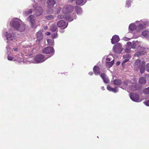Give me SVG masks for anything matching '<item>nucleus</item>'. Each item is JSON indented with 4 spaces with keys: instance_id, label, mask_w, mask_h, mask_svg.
<instances>
[{
    "instance_id": "1",
    "label": "nucleus",
    "mask_w": 149,
    "mask_h": 149,
    "mask_svg": "<svg viewBox=\"0 0 149 149\" xmlns=\"http://www.w3.org/2000/svg\"><path fill=\"white\" fill-rule=\"evenodd\" d=\"M149 26V22L145 19L137 21L135 23L131 24L129 26V30L135 31L137 34V37L140 35V32Z\"/></svg>"
},
{
    "instance_id": "2",
    "label": "nucleus",
    "mask_w": 149,
    "mask_h": 149,
    "mask_svg": "<svg viewBox=\"0 0 149 149\" xmlns=\"http://www.w3.org/2000/svg\"><path fill=\"white\" fill-rule=\"evenodd\" d=\"M127 46L129 49H134L137 47L139 50V51L135 54V56L139 57L140 56L144 54L145 53L146 49L141 46V43L137 41H133L132 43L129 42H127Z\"/></svg>"
},
{
    "instance_id": "3",
    "label": "nucleus",
    "mask_w": 149,
    "mask_h": 149,
    "mask_svg": "<svg viewBox=\"0 0 149 149\" xmlns=\"http://www.w3.org/2000/svg\"><path fill=\"white\" fill-rule=\"evenodd\" d=\"M10 25L15 29L20 31H24L25 28V25L19 19L17 18L12 19L10 22Z\"/></svg>"
},
{
    "instance_id": "4",
    "label": "nucleus",
    "mask_w": 149,
    "mask_h": 149,
    "mask_svg": "<svg viewBox=\"0 0 149 149\" xmlns=\"http://www.w3.org/2000/svg\"><path fill=\"white\" fill-rule=\"evenodd\" d=\"M3 37H6L8 45H13L17 40V38L15 34L10 30L3 33Z\"/></svg>"
},
{
    "instance_id": "5",
    "label": "nucleus",
    "mask_w": 149,
    "mask_h": 149,
    "mask_svg": "<svg viewBox=\"0 0 149 149\" xmlns=\"http://www.w3.org/2000/svg\"><path fill=\"white\" fill-rule=\"evenodd\" d=\"M47 58L45 57L42 55H37L34 58H32L31 57L28 58V61L27 62V63H40L44 62Z\"/></svg>"
},
{
    "instance_id": "6",
    "label": "nucleus",
    "mask_w": 149,
    "mask_h": 149,
    "mask_svg": "<svg viewBox=\"0 0 149 149\" xmlns=\"http://www.w3.org/2000/svg\"><path fill=\"white\" fill-rule=\"evenodd\" d=\"M145 62L144 61H141L140 60H137L134 64V68L137 70L140 68V72L141 74L143 73L145 70Z\"/></svg>"
},
{
    "instance_id": "7",
    "label": "nucleus",
    "mask_w": 149,
    "mask_h": 149,
    "mask_svg": "<svg viewBox=\"0 0 149 149\" xmlns=\"http://www.w3.org/2000/svg\"><path fill=\"white\" fill-rule=\"evenodd\" d=\"M131 81L132 83V85L130 83H129L127 81H125L123 82V84L125 86L126 88H129L132 91H135L137 89L136 85V80L135 79L131 80Z\"/></svg>"
},
{
    "instance_id": "8",
    "label": "nucleus",
    "mask_w": 149,
    "mask_h": 149,
    "mask_svg": "<svg viewBox=\"0 0 149 149\" xmlns=\"http://www.w3.org/2000/svg\"><path fill=\"white\" fill-rule=\"evenodd\" d=\"M36 17L33 15H31L26 18L27 20L31 23V25L33 28H36L38 25L36 20Z\"/></svg>"
},
{
    "instance_id": "9",
    "label": "nucleus",
    "mask_w": 149,
    "mask_h": 149,
    "mask_svg": "<svg viewBox=\"0 0 149 149\" xmlns=\"http://www.w3.org/2000/svg\"><path fill=\"white\" fill-rule=\"evenodd\" d=\"M23 57L24 56L22 55V53H21L15 56L14 61H17L19 63L24 62L27 64V62L28 61V58L26 60L23 58Z\"/></svg>"
},
{
    "instance_id": "10",
    "label": "nucleus",
    "mask_w": 149,
    "mask_h": 149,
    "mask_svg": "<svg viewBox=\"0 0 149 149\" xmlns=\"http://www.w3.org/2000/svg\"><path fill=\"white\" fill-rule=\"evenodd\" d=\"M33 46H29L25 47V49L22 50V52L25 54V56H30L33 53Z\"/></svg>"
},
{
    "instance_id": "11",
    "label": "nucleus",
    "mask_w": 149,
    "mask_h": 149,
    "mask_svg": "<svg viewBox=\"0 0 149 149\" xmlns=\"http://www.w3.org/2000/svg\"><path fill=\"white\" fill-rule=\"evenodd\" d=\"M130 96L131 99L133 101L140 102L143 100L144 98L140 99L138 94L134 93H130Z\"/></svg>"
},
{
    "instance_id": "12",
    "label": "nucleus",
    "mask_w": 149,
    "mask_h": 149,
    "mask_svg": "<svg viewBox=\"0 0 149 149\" xmlns=\"http://www.w3.org/2000/svg\"><path fill=\"white\" fill-rule=\"evenodd\" d=\"M113 50L116 53L119 54L121 53L123 50L121 45L118 43L115 45L113 48Z\"/></svg>"
},
{
    "instance_id": "13",
    "label": "nucleus",
    "mask_w": 149,
    "mask_h": 149,
    "mask_svg": "<svg viewBox=\"0 0 149 149\" xmlns=\"http://www.w3.org/2000/svg\"><path fill=\"white\" fill-rule=\"evenodd\" d=\"M42 52L43 53L47 54H51L52 56L54 54V50L53 47H47L43 50Z\"/></svg>"
},
{
    "instance_id": "14",
    "label": "nucleus",
    "mask_w": 149,
    "mask_h": 149,
    "mask_svg": "<svg viewBox=\"0 0 149 149\" xmlns=\"http://www.w3.org/2000/svg\"><path fill=\"white\" fill-rule=\"evenodd\" d=\"M73 10L72 6L69 5H66L63 8L62 11L64 13H68L72 12Z\"/></svg>"
},
{
    "instance_id": "15",
    "label": "nucleus",
    "mask_w": 149,
    "mask_h": 149,
    "mask_svg": "<svg viewBox=\"0 0 149 149\" xmlns=\"http://www.w3.org/2000/svg\"><path fill=\"white\" fill-rule=\"evenodd\" d=\"M33 7L35 8L36 15L37 16L41 15L42 13V8L40 7H36L34 6H33Z\"/></svg>"
},
{
    "instance_id": "16",
    "label": "nucleus",
    "mask_w": 149,
    "mask_h": 149,
    "mask_svg": "<svg viewBox=\"0 0 149 149\" xmlns=\"http://www.w3.org/2000/svg\"><path fill=\"white\" fill-rule=\"evenodd\" d=\"M57 25L59 27H63V29H65L67 26L68 24L65 23L64 21L61 20L57 22Z\"/></svg>"
},
{
    "instance_id": "17",
    "label": "nucleus",
    "mask_w": 149,
    "mask_h": 149,
    "mask_svg": "<svg viewBox=\"0 0 149 149\" xmlns=\"http://www.w3.org/2000/svg\"><path fill=\"white\" fill-rule=\"evenodd\" d=\"M131 56L129 54H127L126 55L123 56V58L124 59L123 61L122 65L123 66H124V64L127 62L128 61L130 58Z\"/></svg>"
},
{
    "instance_id": "18",
    "label": "nucleus",
    "mask_w": 149,
    "mask_h": 149,
    "mask_svg": "<svg viewBox=\"0 0 149 149\" xmlns=\"http://www.w3.org/2000/svg\"><path fill=\"white\" fill-rule=\"evenodd\" d=\"M119 36L117 35H115L112 37L111 39V42L112 44L118 42L119 41Z\"/></svg>"
},
{
    "instance_id": "19",
    "label": "nucleus",
    "mask_w": 149,
    "mask_h": 149,
    "mask_svg": "<svg viewBox=\"0 0 149 149\" xmlns=\"http://www.w3.org/2000/svg\"><path fill=\"white\" fill-rule=\"evenodd\" d=\"M47 3L48 7L51 8L53 7L55 4V2L54 0H49L47 1Z\"/></svg>"
},
{
    "instance_id": "20",
    "label": "nucleus",
    "mask_w": 149,
    "mask_h": 149,
    "mask_svg": "<svg viewBox=\"0 0 149 149\" xmlns=\"http://www.w3.org/2000/svg\"><path fill=\"white\" fill-rule=\"evenodd\" d=\"M93 71L95 74L96 75H97L100 74L101 73L100 68L98 66H95L93 68Z\"/></svg>"
},
{
    "instance_id": "21",
    "label": "nucleus",
    "mask_w": 149,
    "mask_h": 149,
    "mask_svg": "<svg viewBox=\"0 0 149 149\" xmlns=\"http://www.w3.org/2000/svg\"><path fill=\"white\" fill-rule=\"evenodd\" d=\"M100 76L103 79L104 82L106 83H108L109 82V79L104 74H101Z\"/></svg>"
},
{
    "instance_id": "22",
    "label": "nucleus",
    "mask_w": 149,
    "mask_h": 149,
    "mask_svg": "<svg viewBox=\"0 0 149 149\" xmlns=\"http://www.w3.org/2000/svg\"><path fill=\"white\" fill-rule=\"evenodd\" d=\"M114 59L113 56L111 54H109L107 57L106 62L113 61Z\"/></svg>"
},
{
    "instance_id": "23",
    "label": "nucleus",
    "mask_w": 149,
    "mask_h": 149,
    "mask_svg": "<svg viewBox=\"0 0 149 149\" xmlns=\"http://www.w3.org/2000/svg\"><path fill=\"white\" fill-rule=\"evenodd\" d=\"M107 89L108 90L112 91L115 93H116L118 91V89L117 87L113 88L109 86H107Z\"/></svg>"
},
{
    "instance_id": "24",
    "label": "nucleus",
    "mask_w": 149,
    "mask_h": 149,
    "mask_svg": "<svg viewBox=\"0 0 149 149\" xmlns=\"http://www.w3.org/2000/svg\"><path fill=\"white\" fill-rule=\"evenodd\" d=\"M142 35L145 38H149V31L147 30H145L142 33Z\"/></svg>"
},
{
    "instance_id": "25",
    "label": "nucleus",
    "mask_w": 149,
    "mask_h": 149,
    "mask_svg": "<svg viewBox=\"0 0 149 149\" xmlns=\"http://www.w3.org/2000/svg\"><path fill=\"white\" fill-rule=\"evenodd\" d=\"M36 36L37 38V40L39 41L42 39V35L41 31H39L37 33Z\"/></svg>"
},
{
    "instance_id": "26",
    "label": "nucleus",
    "mask_w": 149,
    "mask_h": 149,
    "mask_svg": "<svg viewBox=\"0 0 149 149\" xmlns=\"http://www.w3.org/2000/svg\"><path fill=\"white\" fill-rule=\"evenodd\" d=\"M75 10L78 15H80L82 13V10L81 8L79 7L76 6Z\"/></svg>"
},
{
    "instance_id": "27",
    "label": "nucleus",
    "mask_w": 149,
    "mask_h": 149,
    "mask_svg": "<svg viewBox=\"0 0 149 149\" xmlns=\"http://www.w3.org/2000/svg\"><path fill=\"white\" fill-rule=\"evenodd\" d=\"M47 42L49 45L53 46L54 45V40L53 39H47Z\"/></svg>"
},
{
    "instance_id": "28",
    "label": "nucleus",
    "mask_w": 149,
    "mask_h": 149,
    "mask_svg": "<svg viewBox=\"0 0 149 149\" xmlns=\"http://www.w3.org/2000/svg\"><path fill=\"white\" fill-rule=\"evenodd\" d=\"M114 61L106 62V66L108 68L111 67L114 64Z\"/></svg>"
},
{
    "instance_id": "29",
    "label": "nucleus",
    "mask_w": 149,
    "mask_h": 149,
    "mask_svg": "<svg viewBox=\"0 0 149 149\" xmlns=\"http://www.w3.org/2000/svg\"><path fill=\"white\" fill-rule=\"evenodd\" d=\"M146 81L144 78L141 77L140 78L139 81V83L141 84H143L146 83Z\"/></svg>"
},
{
    "instance_id": "30",
    "label": "nucleus",
    "mask_w": 149,
    "mask_h": 149,
    "mask_svg": "<svg viewBox=\"0 0 149 149\" xmlns=\"http://www.w3.org/2000/svg\"><path fill=\"white\" fill-rule=\"evenodd\" d=\"M86 2H84L83 0H76V3L77 5H82L84 4Z\"/></svg>"
},
{
    "instance_id": "31",
    "label": "nucleus",
    "mask_w": 149,
    "mask_h": 149,
    "mask_svg": "<svg viewBox=\"0 0 149 149\" xmlns=\"http://www.w3.org/2000/svg\"><path fill=\"white\" fill-rule=\"evenodd\" d=\"M57 29V27L56 25L53 24L51 25L50 27V30L52 31H55Z\"/></svg>"
},
{
    "instance_id": "32",
    "label": "nucleus",
    "mask_w": 149,
    "mask_h": 149,
    "mask_svg": "<svg viewBox=\"0 0 149 149\" xmlns=\"http://www.w3.org/2000/svg\"><path fill=\"white\" fill-rule=\"evenodd\" d=\"M113 83L115 85H119L121 84V81L119 80H115L114 81Z\"/></svg>"
},
{
    "instance_id": "33",
    "label": "nucleus",
    "mask_w": 149,
    "mask_h": 149,
    "mask_svg": "<svg viewBox=\"0 0 149 149\" xmlns=\"http://www.w3.org/2000/svg\"><path fill=\"white\" fill-rule=\"evenodd\" d=\"M15 57L12 55H8V59L9 61H14Z\"/></svg>"
},
{
    "instance_id": "34",
    "label": "nucleus",
    "mask_w": 149,
    "mask_h": 149,
    "mask_svg": "<svg viewBox=\"0 0 149 149\" xmlns=\"http://www.w3.org/2000/svg\"><path fill=\"white\" fill-rule=\"evenodd\" d=\"M32 12V10L31 9L28 10L24 12V13L27 16L30 14H31Z\"/></svg>"
},
{
    "instance_id": "35",
    "label": "nucleus",
    "mask_w": 149,
    "mask_h": 149,
    "mask_svg": "<svg viewBox=\"0 0 149 149\" xmlns=\"http://www.w3.org/2000/svg\"><path fill=\"white\" fill-rule=\"evenodd\" d=\"M64 19L66 20L71 22L73 20V19L70 16L68 15L65 17Z\"/></svg>"
},
{
    "instance_id": "36",
    "label": "nucleus",
    "mask_w": 149,
    "mask_h": 149,
    "mask_svg": "<svg viewBox=\"0 0 149 149\" xmlns=\"http://www.w3.org/2000/svg\"><path fill=\"white\" fill-rule=\"evenodd\" d=\"M131 1L130 0H127L126 1V5L128 8L130 7V6Z\"/></svg>"
},
{
    "instance_id": "37",
    "label": "nucleus",
    "mask_w": 149,
    "mask_h": 149,
    "mask_svg": "<svg viewBox=\"0 0 149 149\" xmlns=\"http://www.w3.org/2000/svg\"><path fill=\"white\" fill-rule=\"evenodd\" d=\"M10 49L12 50V52H13L14 51L15 52H17L18 51V48L15 47H11L10 48Z\"/></svg>"
},
{
    "instance_id": "38",
    "label": "nucleus",
    "mask_w": 149,
    "mask_h": 149,
    "mask_svg": "<svg viewBox=\"0 0 149 149\" xmlns=\"http://www.w3.org/2000/svg\"><path fill=\"white\" fill-rule=\"evenodd\" d=\"M143 92L146 94H149V87L144 89L143 90Z\"/></svg>"
},
{
    "instance_id": "39",
    "label": "nucleus",
    "mask_w": 149,
    "mask_h": 149,
    "mask_svg": "<svg viewBox=\"0 0 149 149\" xmlns=\"http://www.w3.org/2000/svg\"><path fill=\"white\" fill-rule=\"evenodd\" d=\"M58 34L57 33H54L52 35V38L54 39V38H56L58 37Z\"/></svg>"
},
{
    "instance_id": "40",
    "label": "nucleus",
    "mask_w": 149,
    "mask_h": 149,
    "mask_svg": "<svg viewBox=\"0 0 149 149\" xmlns=\"http://www.w3.org/2000/svg\"><path fill=\"white\" fill-rule=\"evenodd\" d=\"M46 18L47 19L49 20H50L53 19L54 18V17L53 15H50L46 17Z\"/></svg>"
},
{
    "instance_id": "41",
    "label": "nucleus",
    "mask_w": 149,
    "mask_h": 149,
    "mask_svg": "<svg viewBox=\"0 0 149 149\" xmlns=\"http://www.w3.org/2000/svg\"><path fill=\"white\" fill-rule=\"evenodd\" d=\"M145 69L148 72H149V63H148L146 66H145Z\"/></svg>"
},
{
    "instance_id": "42",
    "label": "nucleus",
    "mask_w": 149,
    "mask_h": 149,
    "mask_svg": "<svg viewBox=\"0 0 149 149\" xmlns=\"http://www.w3.org/2000/svg\"><path fill=\"white\" fill-rule=\"evenodd\" d=\"M143 103L146 105L149 106V100L144 101Z\"/></svg>"
},
{
    "instance_id": "43",
    "label": "nucleus",
    "mask_w": 149,
    "mask_h": 149,
    "mask_svg": "<svg viewBox=\"0 0 149 149\" xmlns=\"http://www.w3.org/2000/svg\"><path fill=\"white\" fill-rule=\"evenodd\" d=\"M58 18L59 19H64L65 17L62 15H59L58 16Z\"/></svg>"
},
{
    "instance_id": "44",
    "label": "nucleus",
    "mask_w": 149,
    "mask_h": 149,
    "mask_svg": "<svg viewBox=\"0 0 149 149\" xmlns=\"http://www.w3.org/2000/svg\"><path fill=\"white\" fill-rule=\"evenodd\" d=\"M130 49H129V48H128V47L127 46V48L125 50V52L127 53H129L130 52Z\"/></svg>"
},
{
    "instance_id": "45",
    "label": "nucleus",
    "mask_w": 149,
    "mask_h": 149,
    "mask_svg": "<svg viewBox=\"0 0 149 149\" xmlns=\"http://www.w3.org/2000/svg\"><path fill=\"white\" fill-rule=\"evenodd\" d=\"M123 39L125 41H128L129 40H130V38H127L126 37H124L123 38Z\"/></svg>"
},
{
    "instance_id": "46",
    "label": "nucleus",
    "mask_w": 149,
    "mask_h": 149,
    "mask_svg": "<svg viewBox=\"0 0 149 149\" xmlns=\"http://www.w3.org/2000/svg\"><path fill=\"white\" fill-rule=\"evenodd\" d=\"M45 34L47 35H50V33L49 32H47Z\"/></svg>"
},
{
    "instance_id": "47",
    "label": "nucleus",
    "mask_w": 149,
    "mask_h": 149,
    "mask_svg": "<svg viewBox=\"0 0 149 149\" xmlns=\"http://www.w3.org/2000/svg\"><path fill=\"white\" fill-rule=\"evenodd\" d=\"M88 74L90 75H92L93 74V72H90L88 73Z\"/></svg>"
},
{
    "instance_id": "48",
    "label": "nucleus",
    "mask_w": 149,
    "mask_h": 149,
    "mask_svg": "<svg viewBox=\"0 0 149 149\" xmlns=\"http://www.w3.org/2000/svg\"><path fill=\"white\" fill-rule=\"evenodd\" d=\"M6 48L7 49V51L8 52H9L10 51H9L8 50V49L9 48V46L8 45H7V46L6 47Z\"/></svg>"
},
{
    "instance_id": "49",
    "label": "nucleus",
    "mask_w": 149,
    "mask_h": 149,
    "mask_svg": "<svg viewBox=\"0 0 149 149\" xmlns=\"http://www.w3.org/2000/svg\"><path fill=\"white\" fill-rule=\"evenodd\" d=\"M120 63L119 61H118L116 63V65H118L120 64Z\"/></svg>"
},
{
    "instance_id": "50",
    "label": "nucleus",
    "mask_w": 149,
    "mask_h": 149,
    "mask_svg": "<svg viewBox=\"0 0 149 149\" xmlns=\"http://www.w3.org/2000/svg\"><path fill=\"white\" fill-rule=\"evenodd\" d=\"M60 9H59V10H58L57 12V13H59L60 12Z\"/></svg>"
},
{
    "instance_id": "51",
    "label": "nucleus",
    "mask_w": 149,
    "mask_h": 149,
    "mask_svg": "<svg viewBox=\"0 0 149 149\" xmlns=\"http://www.w3.org/2000/svg\"><path fill=\"white\" fill-rule=\"evenodd\" d=\"M60 32L61 33H63L64 32V31L63 30H62L60 31Z\"/></svg>"
},
{
    "instance_id": "52",
    "label": "nucleus",
    "mask_w": 149,
    "mask_h": 149,
    "mask_svg": "<svg viewBox=\"0 0 149 149\" xmlns=\"http://www.w3.org/2000/svg\"><path fill=\"white\" fill-rule=\"evenodd\" d=\"M47 26H45V27H44V29H47Z\"/></svg>"
},
{
    "instance_id": "53",
    "label": "nucleus",
    "mask_w": 149,
    "mask_h": 149,
    "mask_svg": "<svg viewBox=\"0 0 149 149\" xmlns=\"http://www.w3.org/2000/svg\"><path fill=\"white\" fill-rule=\"evenodd\" d=\"M102 89L103 90H104V87H102Z\"/></svg>"
},
{
    "instance_id": "54",
    "label": "nucleus",
    "mask_w": 149,
    "mask_h": 149,
    "mask_svg": "<svg viewBox=\"0 0 149 149\" xmlns=\"http://www.w3.org/2000/svg\"><path fill=\"white\" fill-rule=\"evenodd\" d=\"M75 0H72V1H74Z\"/></svg>"
},
{
    "instance_id": "55",
    "label": "nucleus",
    "mask_w": 149,
    "mask_h": 149,
    "mask_svg": "<svg viewBox=\"0 0 149 149\" xmlns=\"http://www.w3.org/2000/svg\"><path fill=\"white\" fill-rule=\"evenodd\" d=\"M147 76H149V75H148H148H147Z\"/></svg>"
},
{
    "instance_id": "56",
    "label": "nucleus",
    "mask_w": 149,
    "mask_h": 149,
    "mask_svg": "<svg viewBox=\"0 0 149 149\" xmlns=\"http://www.w3.org/2000/svg\"><path fill=\"white\" fill-rule=\"evenodd\" d=\"M51 54V56H50V57H51V56H52V54Z\"/></svg>"
}]
</instances>
